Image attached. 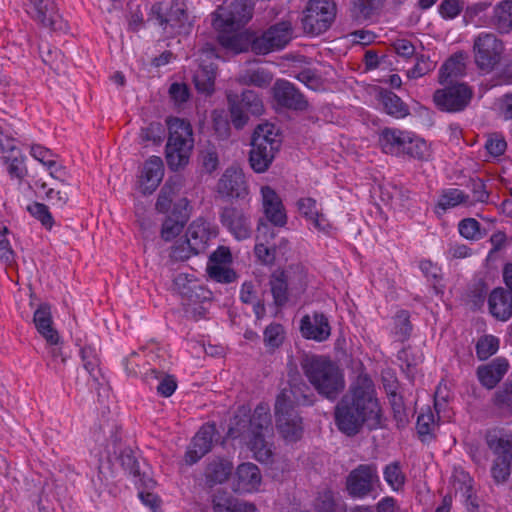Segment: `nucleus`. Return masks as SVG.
<instances>
[{"label": "nucleus", "mask_w": 512, "mask_h": 512, "mask_svg": "<svg viewBox=\"0 0 512 512\" xmlns=\"http://www.w3.org/2000/svg\"><path fill=\"white\" fill-rule=\"evenodd\" d=\"M379 483L378 471L373 464H361L353 469L346 480L348 494L354 498L368 496Z\"/></svg>", "instance_id": "f3484780"}, {"label": "nucleus", "mask_w": 512, "mask_h": 512, "mask_svg": "<svg viewBox=\"0 0 512 512\" xmlns=\"http://www.w3.org/2000/svg\"><path fill=\"white\" fill-rule=\"evenodd\" d=\"M495 403L498 406L512 409V380L496 393Z\"/></svg>", "instance_id": "774afa93"}, {"label": "nucleus", "mask_w": 512, "mask_h": 512, "mask_svg": "<svg viewBox=\"0 0 512 512\" xmlns=\"http://www.w3.org/2000/svg\"><path fill=\"white\" fill-rule=\"evenodd\" d=\"M33 322L38 333L45 339L46 343L54 344L60 341L59 333L53 326L50 305L46 303L39 305L34 312Z\"/></svg>", "instance_id": "cd10ccee"}, {"label": "nucleus", "mask_w": 512, "mask_h": 512, "mask_svg": "<svg viewBox=\"0 0 512 512\" xmlns=\"http://www.w3.org/2000/svg\"><path fill=\"white\" fill-rule=\"evenodd\" d=\"M379 100L385 112L395 118H404L409 114L408 106L391 91H381L379 93Z\"/></svg>", "instance_id": "4c0bfd02"}, {"label": "nucleus", "mask_w": 512, "mask_h": 512, "mask_svg": "<svg viewBox=\"0 0 512 512\" xmlns=\"http://www.w3.org/2000/svg\"><path fill=\"white\" fill-rule=\"evenodd\" d=\"M469 196L462 190L457 188L444 189L439 195L438 202L435 206V212L444 213L449 209L455 208L462 204H467Z\"/></svg>", "instance_id": "c9c22d12"}, {"label": "nucleus", "mask_w": 512, "mask_h": 512, "mask_svg": "<svg viewBox=\"0 0 512 512\" xmlns=\"http://www.w3.org/2000/svg\"><path fill=\"white\" fill-rule=\"evenodd\" d=\"M81 357L85 370L94 381L98 382L101 376V370L99 368V358L95 349L90 346L83 347L81 349Z\"/></svg>", "instance_id": "a18cd8bd"}, {"label": "nucleus", "mask_w": 512, "mask_h": 512, "mask_svg": "<svg viewBox=\"0 0 512 512\" xmlns=\"http://www.w3.org/2000/svg\"><path fill=\"white\" fill-rule=\"evenodd\" d=\"M466 56L463 53L452 55L441 67L439 71V82L445 84L453 78L460 77L465 74Z\"/></svg>", "instance_id": "f704fd0d"}, {"label": "nucleus", "mask_w": 512, "mask_h": 512, "mask_svg": "<svg viewBox=\"0 0 512 512\" xmlns=\"http://www.w3.org/2000/svg\"><path fill=\"white\" fill-rule=\"evenodd\" d=\"M508 369L509 363L505 358H496L491 363L480 366L477 376L483 386L492 389L502 380Z\"/></svg>", "instance_id": "c85d7f7f"}, {"label": "nucleus", "mask_w": 512, "mask_h": 512, "mask_svg": "<svg viewBox=\"0 0 512 512\" xmlns=\"http://www.w3.org/2000/svg\"><path fill=\"white\" fill-rule=\"evenodd\" d=\"M24 8L27 14L36 22L51 30H62L65 23L52 0H26Z\"/></svg>", "instance_id": "a211bd4d"}, {"label": "nucleus", "mask_w": 512, "mask_h": 512, "mask_svg": "<svg viewBox=\"0 0 512 512\" xmlns=\"http://www.w3.org/2000/svg\"><path fill=\"white\" fill-rule=\"evenodd\" d=\"M232 464L226 460H215L208 464L205 476L210 485L223 483L231 474Z\"/></svg>", "instance_id": "a19ab883"}, {"label": "nucleus", "mask_w": 512, "mask_h": 512, "mask_svg": "<svg viewBox=\"0 0 512 512\" xmlns=\"http://www.w3.org/2000/svg\"><path fill=\"white\" fill-rule=\"evenodd\" d=\"M232 123L236 128H242L248 121L249 115H261L263 103L252 90H245L240 96L227 95Z\"/></svg>", "instance_id": "4468645a"}, {"label": "nucleus", "mask_w": 512, "mask_h": 512, "mask_svg": "<svg viewBox=\"0 0 512 512\" xmlns=\"http://www.w3.org/2000/svg\"><path fill=\"white\" fill-rule=\"evenodd\" d=\"M262 211L266 219L277 227L287 224V214L282 199L278 193L268 185L260 189Z\"/></svg>", "instance_id": "4be33fe9"}, {"label": "nucleus", "mask_w": 512, "mask_h": 512, "mask_svg": "<svg viewBox=\"0 0 512 512\" xmlns=\"http://www.w3.org/2000/svg\"><path fill=\"white\" fill-rule=\"evenodd\" d=\"M228 435L231 438H243L257 461L269 462L273 455V428L269 405L260 403L252 415H248L247 409L241 407Z\"/></svg>", "instance_id": "7ed1b4c3"}, {"label": "nucleus", "mask_w": 512, "mask_h": 512, "mask_svg": "<svg viewBox=\"0 0 512 512\" xmlns=\"http://www.w3.org/2000/svg\"><path fill=\"white\" fill-rule=\"evenodd\" d=\"M436 427L435 416L430 408L422 411L417 418V430L420 436L431 435Z\"/></svg>", "instance_id": "5fc2aeb1"}, {"label": "nucleus", "mask_w": 512, "mask_h": 512, "mask_svg": "<svg viewBox=\"0 0 512 512\" xmlns=\"http://www.w3.org/2000/svg\"><path fill=\"white\" fill-rule=\"evenodd\" d=\"M302 26L305 33L318 36L326 32L336 17V5L332 0H310L303 12Z\"/></svg>", "instance_id": "9d476101"}, {"label": "nucleus", "mask_w": 512, "mask_h": 512, "mask_svg": "<svg viewBox=\"0 0 512 512\" xmlns=\"http://www.w3.org/2000/svg\"><path fill=\"white\" fill-rule=\"evenodd\" d=\"M215 432L213 424H205L199 429L185 453L187 464H195L210 451Z\"/></svg>", "instance_id": "393cba45"}, {"label": "nucleus", "mask_w": 512, "mask_h": 512, "mask_svg": "<svg viewBox=\"0 0 512 512\" xmlns=\"http://www.w3.org/2000/svg\"><path fill=\"white\" fill-rule=\"evenodd\" d=\"M59 342L54 344L46 343V358L47 365L52 366L53 368H57L58 365L63 364L65 362V357L62 352V348L59 345Z\"/></svg>", "instance_id": "e2e57ef3"}, {"label": "nucleus", "mask_w": 512, "mask_h": 512, "mask_svg": "<svg viewBox=\"0 0 512 512\" xmlns=\"http://www.w3.org/2000/svg\"><path fill=\"white\" fill-rule=\"evenodd\" d=\"M312 512H335V500L331 490L325 489L318 493Z\"/></svg>", "instance_id": "6e6d98bb"}, {"label": "nucleus", "mask_w": 512, "mask_h": 512, "mask_svg": "<svg viewBox=\"0 0 512 512\" xmlns=\"http://www.w3.org/2000/svg\"><path fill=\"white\" fill-rule=\"evenodd\" d=\"M49 175L64 183V184H67L68 181H69V174H68V171L66 169V167L57 160V158H53L45 167H44Z\"/></svg>", "instance_id": "69168bd1"}, {"label": "nucleus", "mask_w": 512, "mask_h": 512, "mask_svg": "<svg viewBox=\"0 0 512 512\" xmlns=\"http://www.w3.org/2000/svg\"><path fill=\"white\" fill-rule=\"evenodd\" d=\"M438 10L442 18L451 20L461 13L462 5L459 0H443Z\"/></svg>", "instance_id": "0e129e2a"}, {"label": "nucleus", "mask_w": 512, "mask_h": 512, "mask_svg": "<svg viewBox=\"0 0 512 512\" xmlns=\"http://www.w3.org/2000/svg\"><path fill=\"white\" fill-rule=\"evenodd\" d=\"M216 192L222 198L246 199L249 188L242 169L227 168L217 182Z\"/></svg>", "instance_id": "6ab92c4d"}, {"label": "nucleus", "mask_w": 512, "mask_h": 512, "mask_svg": "<svg viewBox=\"0 0 512 512\" xmlns=\"http://www.w3.org/2000/svg\"><path fill=\"white\" fill-rule=\"evenodd\" d=\"M150 16L169 36L188 35L192 30L188 14L174 0L154 4Z\"/></svg>", "instance_id": "1a4fd4ad"}, {"label": "nucleus", "mask_w": 512, "mask_h": 512, "mask_svg": "<svg viewBox=\"0 0 512 512\" xmlns=\"http://www.w3.org/2000/svg\"><path fill=\"white\" fill-rule=\"evenodd\" d=\"M305 376L318 393L335 399L344 388L339 368L324 356H306L301 363Z\"/></svg>", "instance_id": "39448f33"}, {"label": "nucleus", "mask_w": 512, "mask_h": 512, "mask_svg": "<svg viewBox=\"0 0 512 512\" xmlns=\"http://www.w3.org/2000/svg\"><path fill=\"white\" fill-rule=\"evenodd\" d=\"M217 233V228L210 222L202 218L194 220L187 228L186 240L172 247V258L184 261L204 252Z\"/></svg>", "instance_id": "6e6552de"}, {"label": "nucleus", "mask_w": 512, "mask_h": 512, "mask_svg": "<svg viewBox=\"0 0 512 512\" xmlns=\"http://www.w3.org/2000/svg\"><path fill=\"white\" fill-rule=\"evenodd\" d=\"M169 96L174 105L181 108L190 98L189 88L184 83H172L169 88Z\"/></svg>", "instance_id": "bf43d9fd"}, {"label": "nucleus", "mask_w": 512, "mask_h": 512, "mask_svg": "<svg viewBox=\"0 0 512 512\" xmlns=\"http://www.w3.org/2000/svg\"><path fill=\"white\" fill-rule=\"evenodd\" d=\"M386 0H355L352 7V14L357 20H367L379 12Z\"/></svg>", "instance_id": "37998d69"}, {"label": "nucleus", "mask_w": 512, "mask_h": 512, "mask_svg": "<svg viewBox=\"0 0 512 512\" xmlns=\"http://www.w3.org/2000/svg\"><path fill=\"white\" fill-rule=\"evenodd\" d=\"M307 276L302 266L289 267L287 270H277L270 277V289L277 306H283L288 301V288L304 290Z\"/></svg>", "instance_id": "9b49d317"}, {"label": "nucleus", "mask_w": 512, "mask_h": 512, "mask_svg": "<svg viewBox=\"0 0 512 512\" xmlns=\"http://www.w3.org/2000/svg\"><path fill=\"white\" fill-rule=\"evenodd\" d=\"M297 205L300 214L314 229L324 233L330 230L331 225L325 215L319 211L316 200L309 197L301 198Z\"/></svg>", "instance_id": "c756f323"}, {"label": "nucleus", "mask_w": 512, "mask_h": 512, "mask_svg": "<svg viewBox=\"0 0 512 512\" xmlns=\"http://www.w3.org/2000/svg\"><path fill=\"white\" fill-rule=\"evenodd\" d=\"M30 156L45 167L53 158H57L52 150L41 144H32L29 149Z\"/></svg>", "instance_id": "680f3d73"}, {"label": "nucleus", "mask_w": 512, "mask_h": 512, "mask_svg": "<svg viewBox=\"0 0 512 512\" xmlns=\"http://www.w3.org/2000/svg\"><path fill=\"white\" fill-rule=\"evenodd\" d=\"M435 67V62H433L429 56L420 54L416 56V63L414 66L407 70V76L411 79H417L425 76L434 70Z\"/></svg>", "instance_id": "de8ad7c7"}, {"label": "nucleus", "mask_w": 512, "mask_h": 512, "mask_svg": "<svg viewBox=\"0 0 512 512\" xmlns=\"http://www.w3.org/2000/svg\"><path fill=\"white\" fill-rule=\"evenodd\" d=\"M273 96L277 104L281 107L294 110H303L307 102L303 96L288 81L279 80L273 87Z\"/></svg>", "instance_id": "a878e982"}, {"label": "nucleus", "mask_w": 512, "mask_h": 512, "mask_svg": "<svg viewBox=\"0 0 512 512\" xmlns=\"http://www.w3.org/2000/svg\"><path fill=\"white\" fill-rule=\"evenodd\" d=\"M28 212L37 219L46 229H51L54 225V219L49 208L39 202H34L27 207Z\"/></svg>", "instance_id": "8fccbe9b"}, {"label": "nucleus", "mask_w": 512, "mask_h": 512, "mask_svg": "<svg viewBox=\"0 0 512 512\" xmlns=\"http://www.w3.org/2000/svg\"><path fill=\"white\" fill-rule=\"evenodd\" d=\"M473 90L465 83H453L437 89L433 95L435 105L446 112H460L471 102Z\"/></svg>", "instance_id": "2eb2a0df"}, {"label": "nucleus", "mask_w": 512, "mask_h": 512, "mask_svg": "<svg viewBox=\"0 0 512 512\" xmlns=\"http://www.w3.org/2000/svg\"><path fill=\"white\" fill-rule=\"evenodd\" d=\"M164 163L159 156H150L142 164L137 176V188L144 195H150L159 187L164 177Z\"/></svg>", "instance_id": "aec40b11"}, {"label": "nucleus", "mask_w": 512, "mask_h": 512, "mask_svg": "<svg viewBox=\"0 0 512 512\" xmlns=\"http://www.w3.org/2000/svg\"><path fill=\"white\" fill-rule=\"evenodd\" d=\"M383 478L392 491L400 492L404 489L406 474L400 462L394 461L387 464L383 468Z\"/></svg>", "instance_id": "58836bf2"}, {"label": "nucleus", "mask_w": 512, "mask_h": 512, "mask_svg": "<svg viewBox=\"0 0 512 512\" xmlns=\"http://www.w3.org/2000/svg\"><path fill=\"white\" fill-rule=\"evenodd\" d=\"M409 318V313L405 310L399 311L394 317L393 331L400 341H404L410 336L412 327Z\"/></svg>", "instance_id": "603ef678"}, {"label": "nucleus", "mask_w": 512, "mask_h": 512, "mask_svg": "<svg viewBox=\"0 0 512 512\" xmlns=\"http://www.w3.org/2000/svg\"><path fill=\"white\" fill-rule=\"evenodd\" d=\"M188 221V215L183 214L182 216L169 215L162 223L160 236L166 241L170 242L180 235Z\"/></svg>", "instance_id": "ea45409f"}, {"label": "nucleus", "mask_w": 512, "mask_h": 512, "mask_svg": "<svg viewBox=\"0 0 512 512\" xmlns=\"http://www.w3.org/2000/svg\"><path fill=\"white\" fill-rule=\"evenodd\" d=\"M214 512H255L251 502L240 501L227 492H218L213 499Z\"/></svg>", "instance_id": "2f4dec72"}, {"label": "nucleus", "mask_w": 512, "mask_h": 512, "mask_svg": "<svg viewBox=\"0 0 512 512\" xmlns=\"http://www.w3.org/2000/svg\"><path fill=\"white\" fill-rule=\"evenodd\" d=\"M405 155L419 160H426L430 156L429 146L424 139L410 132V140L407 141Z\"/></svg>", "instance_id": "c03bdc74"}, {"label": "nucleus", "mask_w": 512, "mask_h": 512, "mask_svg": "<svg viewBox=\"0 0 512 512\" xmlns=\"http://www.w3.org/2000/svg\"><path fill=\"white\" fill-rule=\"evenodd\" d=\"M216 67L213 64L200 65L194 74V84L199 93L211 95L214 92Z\"/></svg>", "instance_id": "e433bc0d"}, {"label": "nucleus", "mask_w": 512, "mask_h": 512, "mask_svg": "<svg viewBox=\"0 0 512 512\" xmlns=\"http://www.w3.org/2000/svg\"><path fill=\"white\" fill-rule=\"evenodd\" d=\"M182 187L183 180L181 179V177H170L165 182L158 195L156 201L157 211H159L160 213H167L171 208L173 199L175 198L176 195L180 193Z\"/></svg>", "instance_id": "72a5a7b5"}, {"label": "nucleus", "mask_w": 512, "mask_h": 512, "mask_svg": "<svg viewBox=\"0 0 512 512\" xmlns=\"http://www.w3.org/2000/svg\"><path fill=\"white\" fill-rule=\"evenodd\" d=\"M167 126L166 161L170 170L178 171L189 163L194 147L193 130L189 121L178 117L169 118Z\"/></svg>", "instance_id": "423d86ee"}, {"label": "nucleus", "mask_w": 512, "mask_h": 512, "mask_svg": "<svg viewBox=\"0 0 512 512\" xmlns=\"http://www.w3.org/2000/svg\"><path fill=\"white\" fill-rule=\"evenodd\" d=\"M220 222L237 240L251 236L250 216L241 209L225 207L220 213Z\"/></svg>", "instance_id": "5701e85b"}, {"label": "nucleus", "mask_w": 512, "mask_h": 512, "mask_svg": "<svg viewBox=\"0 0 512 512\" xmlns=\"http://www.w3.org/2000/svg\"><path fill=\"white\" fill-rule=\"evenodd\" d=\"M271 80V75L264 69H255L248 71L244 76L241 77V81L243 83L255 85L257 87L268 86Z\"/></svg>", "instance_id": "13d9d810"}, {"label": "nucleus", "mask_w": 512, "mask_h": 512, "mask_svg": "<svg viewBox=\"0 0 512 512\" xmlns=\"http://www.w3.org/2000/svg\"><path fill=\"white\" fill-rule=\"evenodd\" d=\"M233 490L239 494H252L260 491L262 474L257 465L247 462L240 464L233 477Z\"/></svg>", "instance_id": "412c9836"}, {"label": "nucleus", "mask_w": 512, "mask_h": 512, "mask_svg": "<svg viewBox=\"0 0 512 512\" xmlns=\"http://www.w3.org/2000/svg\"><path fill=\"white\" fill-rule=\"evenodd\" d=\"M163 135L164 130L160 123H150L147 127L141 129L140 139L145 144H158L162 141Z\"/></svg>", "instance_id": "4d7b16f0"}, {"label": "nucleus", "mask_w": 512, "mask_h": 512, "mask_svg": "<svg viewBox=\"0 0 512 512\" xmlns=\"http://www.w3.org/2000/svg\"><path fill=\"white\" fill-rule=\"evenodd\" d=\"M285 330L281 324L272 323L264 330V343L270 348H278L284 341Z\"/></svg>", "instance_id": "3c124183"}, {"label": "nucleus", "mask_w": 512, "mask_h": 512, "mask_svg": "<svg viewBox=\"0 0 512 512\" xmlns=\"http://www.w3.org/2000/svg\"><path fill=\"white\" fill-rule=\"evenodd\" d=\"M312 400L305 394H298L293 389H283L276 398V428L287 443L297 442L303 435L302 418L296 411L300 405H311Z\"/></svg>", "instance_id": "20e7f679"}, {"label": "nucleus", "mask_w": 512, "mask_h": 512, "mask_svg": "<svg viewBox=\"0 0 512 512\" xmlns=\"http://www.w3.org/2000/svg\"><path fill=\"white\" fill-rule=\"evenodd\" d=\"M506 148V140L501 134L494 133L488 136L485 143V149L491 157L498 158L502 156L505 153Z\"/></svg>", "instance_id": "864d4df0"}, {"label": "nucleus", "mask_w": 512, "mask_h": 512, "mask_svg": "<svg viewBox=\"0 0 512 512\" xmlns=\"http://www.w3.org/2000/svg\"><path fill=\"white\" fill-rule=\"evenodd\" d=\"M410 140V132L395 128H386L380 134L382 150L391 155L405 156L407 141Z\"/></svg>", "instance_id": "bb28decb"}, {"label": "nucleus", "mask_w": 512, "mask_h": 512, "mask_svg": "<svg viewBox=\"0 0 512 512\" xmlns=\"http://www.w3.org/2000/svg\"><path fill=\"white\" fill-rule=\"evenodd\" d=\"M158 378L160 379L157 386V392L162 397H170L177 389V380L172 375H160L157 372Z\"/></svg>", "instance_id": "338daca9"}, {"label": "nucleus", "mask_w": 512, "mask_h": 512, "mask_svg": "<svg viewBox=\"0 0 512 512\" xmlns=\"http://www.w3.org/2000/svg\"><path fill=\"white\" fill-rule=\"evenodd\" d=\"M473 49L477 67L489 73L499 64L504 45L494 34L481 33L475 39Z\"/></svg>", "instance_id": "ddd939ff"}, {"label": "nucleus", "mask_w": 512, "mask_h": 512, "mask_svg": "<svg viewBox=\"0 0 512 512\" xmlns=\"http://www.w3.org/2000/svg\"><path fill=\"white\" fill-rule=\"evenodd\" d=\"M488 306L491 315L500 321H507L512 316V298L503 288L490 293Z\"/></svg>", "instance_id": "7c9ffc66"}, {"label": "nucleus", "mask_w": 512, "mask_h": 512, "mask_svg": "<svg viewBox=\"0 0 512 512\" xmlns=\"http://www.w3.org/2000/svg\"><path fill=\"white\" fill-rule=\"evenodd\" d=\"M300 332L305 339L324 342L331 335V327L323 313L313 312L301 318Z\"/></svg>", "instance_id": "b1692460"}, {"label": "nucleus", "mask_w": 512, "mask_h": 512, "mask_svg": "<svg viewBox=\"0 0 512 512\" xmlns=\"http://www.w3.org/2000/svg\"><path fill=\"white\" fill-rule=\"evenodd\" d=\"M0 160L5 167L11 180L22 183L28 176V168L26 165V156L16 145L13 138L4 136L0 138Z\"/></svg>", "instance_id": "dca6fc26"}, {"label": "nucleus", "mask_w": 512, "mask_h": 512, "mask_svg": "<svg viewBox=\"0 0 512 512\" xmlns=\"http://www.w3.org/2000/svg\"><path fill=\"white\" fill-rule=\"evenodd\" d=\"M207 272L212 279L220 283H231L237 277L234 270L230 268V264L207 263Z\"/></svg>", "instance_id": "49530a36"}, {"label": "nucleus", "mask_w": 512, "mask_h": 512, "mask_svg": "<svg viewBox=\"0 0 512 512\" xmlns=\"http://www.w3.org/2000/svg\"><path fill=\"white\" fill-rule=\"evenodd\" d=\"M499 349V340L493 335L480 338L476 344V353L479 359L486 360Z\"/></svg>", "instance_id": "09e8293b"}, {"label": "nucleus", "mask_w": 512, "mask_h": 512, "mask_svg": "<svg viewBox=\"0 0 512 512\" xmlns=\"http://www.w3.org/2000/svg\"><path fill=\"white\" fill-rule=\"evenodd\" d=\"M493 19L498 30L509 32L512 29V0H502L494 7Z\"/></svg>", "instance_id": "79ce46f5"}, {"label": "nucleus", "mask_w": 512, "mask_h": 512, "mask_svg": "<svg viewBox=\"0 0 512 512\" xmlns=\"http://www.w3.org/2000/svg\"><path fill=\"white\" fill-rule=\"evenodd\" d=\"M152 358L153 355L148 354L145 349L133 352L124 361L125 369L129 375L147 376L150 372L155 378H158L154 368L146 367V365L150 366L149 360Z\"/></svg>", "instance_id": "473e14b6"}, {"label": "nucleus", "mask_w": 512, "mask_h": 512, "mask_svg": "<svg viewBox=\"0 0 512 512\" xmlns=\"http://www.w3.org/2000/svg\"><path fill=\"white\" fill-rule=\"evenodd\" d=\"M281 138L278 128L271 123L259 124L252 137L250 165L256 173L265 172L279 150Z\"/></svg>", "instance_id": "0eeeda50"}, {"label": "nucleus", "mask_w": 512, "mask_h": 512, "mask_svg": "<svg viewBox=\"0 0 512 512\" xmlns=\"http://www.w3.org/2000/svg\"><path fill=\"white\" fill-rule=\"evenodd\" d=\"M335 423L348 436L359 432L364 423L376 428L380 423V407L372 380L359 375L335 408Z\"/></svg>", "instance_id": "f03ea898"}, {"label": "nucleus", "mask_w": 512, "mask_h": 512, "mask_svg": "<svg viewBox=\"0 0 512 512\" xmlns=\"http://www.w3.org/2000/svg\"><path fill=\"white\" fill-rule=\"evenodd\" d=\"M458 230L461 236L469 240H477L481 236L480 224L473 218H467L460 221Z\"/></svg>", "instance_id": "052dcab7"}, {"label": "nucleus", "mask_w": 512, "mask_h": 512, "mask_svg": "<svg viewBox=\"0 0 512 512\" xmlns=\"http://www.w3.org/2000/svg\"><path fill=\"white\" fill-rule=\"evenodd\" d=\"M251 0H234L229 6L219 7L212 14V25L218 33L222 47L234 53L249 48L256 54H268L283 49L292 39L293 28L289 21H282L269 27L260 36L243 29L253 16Z\"/></svg>", "instance_id": "f257e3e1"}, {"label": "nucleus", "mask_w": 512, "mask_h": 512, "mask_svg": "<svg viewBox=\"0 0 512 512\" xmlns=\"http://www.w3.org/2000/svg\"><path fill=\"white\" fill-rule=\"evenodd\" d=\"M487 444L496 455L491 469L497 482L505 481L512 469V436L493 431L487 435Z\"/></svg>", "instance_id": "f8f14e48"}]
</instances>
